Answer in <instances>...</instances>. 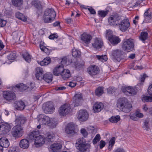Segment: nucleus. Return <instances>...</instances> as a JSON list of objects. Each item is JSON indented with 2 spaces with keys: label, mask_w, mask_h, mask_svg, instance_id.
Segmentation results:
<instances>
[{
  "label": "nucleus",
  "mask_w": 152,
  "mask_h": 152,
  "mask_svg": "<svg viewBox=\"0 0 152 152\" xmlns=\"http://www.w3.org/2000/svg\"><path fill=\"white\" fill-rule=\"evenodd\" d=\"M33 5L37 9H39L41 8L42 5L39 2H38L36 1H34L33 2Z\"/></svg>",
  "instance_id": "obj_47"
},
{
  "label": "nucleus",
  "mask_w": 152,
  "mask_h": 152,
  "mask_svg": "<svg viewBox=\"0 0 152 152\" xmlns=\"http://www.w3.org/2000/svg\"><path fill=\"white\" fill-rule=\"evenodd\" d=\"M30 136H29V138L28 140L26 139H25L21 140L20 142H33L34 141H30Z\"/></svg>",
  "instance_id": "obj_57"
},
{
  "label": "nucleus",
  "mask_w": 152,
  "mask_h": 152,
  "mask_svg": "<svg viewBox=\"0 0 152 152\" xmlns=\"http://www.w3.org/2000/svg\"><path fill=\"white\" fill-rule=\"evenodd\" d=\"M120 120V117L119 115L112 116L110 119V121L112 123H116Z\"/></svg>",
  "instance_id": "obj_40"
},
{
  "label": "nucleus",
  "mask_w": 152,
  "mask_h": 152,
  "mask_svg": "<svg viewBox=\"0 0 152 152\" xmlns=\"http://www.w3.org/2000/svg\"><path fill=\"white\" fill-rule=\"evenodd\" d=\"M75 126L72 123H71L68 124L66 128L65 132L68 134H73L75 132Z\"/></svg>",
  "instance_id": "obj_22"
},
{
  "label": "nucleus",
  "mask_w": 152,
  "mask_h": 152,
  "mask_svg": "<svg viewBox=\"0 0 152 152\" xmlns=\"http://www.w3.org/2000/svg\"><path fill=\"white\" fill-rule=\"evenodd\" d=\"M58 36L56 34H53L50 35L49 36V38L51 39H57L58 38Z\"/></svg>",
  "instance_id": "obj_54"
},
{
  "label": "nucleus",
  "mask_w": 152,
  "mask_h": 152,
  "mask_svg": "<svg viewBox=\"0 0 152 152\" xmlns=\"http://www.w3.org/2000/svg\"><path fill=\"white\" fill-rule=\"evenodd\" d=\"M88 10L92 14H95L96 13L95 10L92 7L88 8Z\"/></svg>",
  "instance_id": "obj_60"
},
{
  "label": "nucleus",
  "mask_w": 152,
  "mask_h": 152,
  "mask_svg": "<svg viewBox=\"0 0 152 152\" xmlns=\"http://www.w3.org/2000/svg\"><path fill=\"white\" fill-rule=\"evenodd\" d=\"M11 129L10 125L6 123H0V133L5 135L9 132Z\"/></svg>",
  "instance_id": "obj_14"
},
{
  "label": "nucleus",
  "mask_w": 152,
  "mask_h": 152,
  "mask_svg": "<svg viewBox=\"0 0 152 152\" xmlns=\"http://www.w3.org/2000/svg\"><path fill=\"white\" fill-rule=\"evenodd\" d=\"M80 132L84 137L87 136L88 134L87 132L85 129H81Z\"/></svg>",
  "instance_id": "obj_53"
},
{
  "label": "nucleus",
  "mask_w": 152,
  "mask_h": 152,
  "mask_svg": "<svg viewBox=\"0 0 152 152\" xmlns=\"http://www.w3.org/2000/svg\"><path fill=\"white\" fill-rule=\"evenodd\" d=\"M53 136L51 134L48 135L47 137L44 138L42 136L39 135V131L33 132L30 135V139L31 141H34V142H52V139Z\"/></svg>",
  "instance_id": "obj_1"
},
{
  "label": "nucleus",
  "mask_w": 152,
  "mask_h": 152,
  "mask_svg": "<svg viewBox=\"0 0 152 152\" xmlns=\"http://www.w3.org/2000/svg\"><path fill=\"white\" fill-rule=\"evenodd\" d=\"M62 145L60 143H53L50 146V148L52 151L56 152L59 150L61 148Z\"/></svg>",
  "instance_id": "obj_26"
},
{
  "label": "nucleus",
  "mask_w": 152,
  "mask_h": 152,
  "mask_svg": "<svg viewBox=\"0 0 152 152\" xmlns=\"http://www.w3.org/2000/svg\"><path fill=\"white\" fill-rule=\"evenodd\" d=\"M51 62L50 58L49 57L45 58L42 61L38 62L41 66L47 65L50 63Z\"/></svg>",
  "instance_id": "obj_31"
},
{
  "label": "nucleus",
  "mask_w": 152,
  "mask_h": 152,
  "mask_svg": "<svg viewBox=\"0 0 152 152\" xmlns=\"http://www.w3.org/2000/svg\"><path fill=\"white\" fill-rule=\"evenodd\" d=\"M64 66L60 65L54 68L53 70V73L55 76L60 75L62 72L63 71Z\"/></svg>",
  "instance_id": "obj_23"
},
{
  "label": "nucleus",
  "mask_w": 152,
  "mask_h": 152,
  "mask_svg": "<svg viewBox=\"0 0 152 152\" xmlns=\"http://www.w3.org/2000/svg\"><path fill=\"white\" fill-rule=\"evenodd\" d=\"M88 114L85 110H80L78 111L77 113V118L82 121H86L88 118Z\"/></svg>",
  "instance_id": "obj_11"
},
{
  "label": "nucleus",
  "mask_w": 152,
  "mask_h": 152,
  "mask_svg": "<svg viewBox=\"0 0 152 152\" xmlns=\"http://www.w3.org/2000/svg\"><path fill=\"white\" fill-rule=\"evenodd\" d=\"M149 122L150 119L149 118H146L144 120L143 124L142 126L144 129L148 130L149 128Z\"/></svg>",
  "instance_id": "obj_35"
},
{
  "label": "nucleus",
  "mask_w": 152,
  "mask_h": 152,
  "mask_svg": "<svg viewBox=\"0 0 152 152\" xmlns=\"http://www.w3.org/2000/svg\"><path fill=\"white\" fill-rule=\"evenodd\" d=\"M88 73L91 76L95 75L99 73V67L95 65H92L87 69Z\"/></svg>",
  "instance_id": "obj_18"
},
{
  "label": "nucleus",
  "mask_w": 152,
  "mask_h": 152,
  "mask_svg": "<svg viewBox=\"0 0 152 152\" xmlns=\"http://www.w3.org/2000/svg\"><path fill=\"white\" fill-rule=\"evenodd\" d=\"M16 17L18 19L22 20L23 21H25L26 20V18L24 15L22 13L19 12H17L15 14Z\"/></svg>",
  "instance_id": "obj_38"
},
{
  "label": "nucleus",
  "mask_w": 152,
  "mask_h": 152,
  "mask_svg": "<svg viewBox=\"0 0 152 152\" xmlns=\"http://www.w3.org/2000/svg\"><path fill=\"white\" fill-rule=\"evenodd\" d=\"M85 62L82 61L81 62H79L75 63V66L76 69L79 70L80 69L83 68Z\"/></svg>",
  "instance_id": "obj_39"
},
{
  "label": "nucleus",
  "mask_w": 152,
  "mask_h": 152,
  "mask_svg": "<svg viewBox=\"0 0 152 152\" xmlns=\"http://www.w3.org/2000/svg\"><path fill=\"white\" fill-rule=\"evenodd\" d=\"M121 20V17L118 15H113L108 18V22L111 26H118Z\"/></svg>",
  "instance_id": "obj_7"
},
{
  "label": "nucleus",
  "mask_w": 152,
  "mask_h": 152,
  "mask_svg": "<svg viewBox=\"0 0 152 152\" xmlns=\"http://www.w3.org/2000/svg\"><path fill=\"white\" fill-rule=\"evenodd\" d=\"M114 92V88L112 87H110L107 89V92L109 94H112Z\"/></svg>",
  "instance_id": "obj_55"
},
{
  "label": "nucleus",
  "mask_w": 152,
  "mask_h": 152,
  "mask_svg": "<svg viewBox=\"0 0 152 152\" xmlns=\"http://www.w3.org/2000/svg\"><path fill=\"white\" fill-rule=\"evenodd\" d=\"M104 105L101 102H96L93 106V109L95 113L100 112L103 108Z\"/></svg>",
  "instance_id": "obj_24"
},
{
  "label": "nucleus",
  "mask_w": 152,
  "mask_h": 152,
  "mask_svg": "<svg viewBox=\"0 0 152 152\" xmlns=\"http://www.w3.org/2000/svg\"><path fill=\"white\" fill-rule=\"evenodd\" d=\"M119 29L122 32L126 31L130 26V23L128 19L122 20L118 25Z\"/></svg>",
  "instance_id": "obj_9"
},
{
  "label": "nucleus",
  "mask_w": 152,
  "mask_h": 152,
  "mask_svg": "<svg viewBox=\"0 0 152 152\" xmlns=\"http://www.w3.org/2000/svg\"><path fill=\"white\" fill-rule=\"evenodd\" d=\"M8 142V140L6 137H3L0 139V142Z\"/></svg>",
  "instance_id": "obj_59"
},
{
  "label": "nucleus",
  "mask_w": 152,
  "mask_h": 152,
  "mask_svg": "<svg viewBox=\"0 0 152 152\" xmlns=\"http://www.w3.org/2000/svg\"><path fill=\"white\" fill-rule=\"evenodd\" d=\"M76 142H86V141L84 138H80L77 140Z\"/></svg>",
  "instance_id": "obj_61"
},
{
  "label": "nucleus",
  "mask_w": 152,
  "mask_h": 152,
  "mask_svg": "<svg viewBox=\"0 0 152 152\" xmlns=\"http://www.w3.org/2000/svg\"><path fill=\"white\" fill-rule=\"evenodd\" d=\"M103 45L102 40L99 38H96L94 39V42L92 44L93 47L97 49L101 48Z\"/></svg>",
  "instance_id": "obj_21"
},
{
  "label": "nucleus",
  "mask_w": 152,
  "mask_h": 152,
  "mask_svg": "<svg viewBox=\"0 0 152 152\" xmlns=\"http://www.w3.org/2000/svg\"><path fill=\"white\" fill-rule=\"evenodd\" d=\"M34 87V84L32 83H30L29 85L28 86L23 83H20V84H17L15 88H16L18 90L22 91L27 89H28L29 90H32Z\"/></svg>",
  "instance_id": "obj_15"
},
{
  "label": "nucleus",
  "mask_w": 152,
  "mask_h": 152,
  "mask_svg": "<svg viewBox=\"0 0 152 152\" xmlns=\"http://www.w3.org/2000/svg\"><path fill=\"white\" fill-rule=\"evenodd\" d=\"M108 12L109 11L108 10L99 11L98 12V14L99 15L100 17L102 18H104L107 15Z\"/></svg>",
  "instance_id": "obj_43"
},
{
  "label": "nucleus",
  "mask_w": 152,
  "mask_h": 152,
  "mask_svg": "<svg viewBox=\"0 0 152 152\" xmlns=\"http://www.w3.org/2000/svg\"><path fill=\"white\" fill-rule=\"evenodd\" d=\"M115 152H125V151L122 148H118L115 150Z\"/></svg>",
  "instance_id": "obj_64"
},
{
  "label": "nucleus",
  "mask_w": 152,
  "mask_h": 152,
  "mask_svg": "<svg viewBox=\"0 0 152 152\" xmlns=\"http://www.w3.org/2000/svg\"><path fill=\"white\" fill-rule=\"evenodd\" d=\"M15 124L20 125V126L24 124L26 121V118L23 115H20L15 120Z\"/></svg>",
  "instance_id": "obj_28"
},
{
  "label": "nucleus",
  "mask_w": 152,
  "mask_h": 152,
  "mask_svg": "<svg viewBox=\"0 0 152 152\" xmlns=\"http://www.w3.org/2000/svg\"><path fill=\"white\" fill-rule=\"evenodd\" d=\"M75 146L78 152H84L90 147L88 143H75Z\"/></svg>",
  "instance_id": "obj_16"
},
{
  "label": "nucleus",
  "mask_w": 152,
  "mask_h": 152,
  "mask_svg": "<svg viewBox=\"0 0 152 152\" xmlns=\"http://www.w3.org/2000/svg\"><path fill=\"white\" fill-rule=\"evenodd\" d=\"M4 98L7 100H11L13 99L15 97V94L12 91H6L3 93Z\"/></svg>",
  "instance_id": "obj_19"
},
{
  "label": "nucleus",
  "mask_w": 152,
  "mask_h": 152,
  "mask_svg": "<svg viewBox=\"0 0 152 152\" xmlns=\"http://www.w3.org/2000/svg\"><path fill=\"white\" fill-rule=\"evenodd\" d=\"M16 104L18 110H23L24 109L25 106V104L22 101H19L17 102Z\"/></svg>",
  "instance_id": "obj_34"
},
{
  "label": "nucleus",
  "mask_w": 152,
  "mask_h": 152,
  "mask_svg": "<svg viewBox=\"0 0 152 152\" xmlns=\"http://www.w3.org/2000/svg\"><path fill=\"white\" fill-rule=\"evenodd\" d=\"M42 109L45 113H51L54 110L55 108L52 103L47 102L43 104Z\"/></svg>",
  "instance_id": "obj_13"
},
{
  "label": "nucleus",
  "mask_w": 152,
  "mask_h": 152,
  "mask_svg": "<svg viewBox=\"0 0 152 152\" xmlns=\"http://www.w3.org/2000/svg\"><path fill=\"white\" fill-rule=\"evenodd\" d=\"M148 92L149 94L152 95V84L149 86L148 89Z\"/></svg>",
  "instance_id": "obj_56"
},
{
  "label": "nucleus",
  "mask_w": 152,
  "mask_h": 152,
  "mask_svg": "<svg viewBox=\"0 0 152 152\" xmlns=\"http://www.w3.org/2000/svg\"><path fill=\"white\" fill-rule=\"evenodd\" d=\"M0 144L1 145L3 148H7L10 145L9 143H0Z\"/></svg>",
  "instance_id": "obj_62"
},
{
  "label": "nucleus",
  "mask_w": 152,
  "mask_h": 152,
  "mask_svg": "<svg viewBox=\"0 0 152 152\" xmlns=\"http://www.w3.org/2000/svg\"><path fill=\"white\" fill-rule=\"evenodd\" d=\"M144 16L145 19L149 20L152 18V10L149 8L145 12Z\"/></svg>",
  "instance_id": "obj_29"
},
{
  "label": "nucleus",
  "mask_w": 152,
  "mask_h": 152,
  "mask_svg": "<svg viewBox=\"0 0 152 152\" xmlns=\"http://www.w3.org/2000/svg\"><path fill=\"white\" fill-rule=\"evenodd\" d=\"M147 77L146 74H144L142 77L140 78V81L141 82H143L146 77Z\"/></svg>",
  "instance_id": "obj_63"
},
{
  "label": "nucleus",
  "mask_w": 152,
  "mask_h": 152,
  "mask_svg": "<svg viewBox=\"0 0 152 152\" xmlns=\"http://www.w3.org/2000/svg\"><path fill=\"white\" fill-rule=\"evenodd\" d=\"M106 37L110 44L113 45H117L121 41L120 38L113 35L112 31L110 30L106 31Z\"/></svg>",
  "instance_id": "obj_4"
},
{
  "label": "nucleus",
  "mask_w": 152,
  "mask_h": 152,
  "mask_svg": "<svg viewBox=\"0 0 152 152\" xmlns=\"http://www.w3.org/2000/svg\"><path fill=\"white\" fill-rule=\"evenodd\" d=\"M29 143H19L20 147L26 149L29 146Z\"/></svg>",
  "instance_id": "obj_50"
},
{
  "label": "nucleus",
  "mask_w": 152,
  "mask_h": 152,
  "mask_svg": "<svg viewBox=\"0 0 152 152\" xmlns=\"http://www.w3.org/2000/svg\"><path fill=\"white\" fill-rule=\"evenodd\" d=\"M17 57V56L15 53L11 52L7 56V58L9 60H14Z\"/></svg>",
  "instance_id": "obj_44"
},
{
  "label": "nucleus",
  "mask_w": 152,
  "mask_h": 152,
  "mask_svg": "<svg viewBox=\"0 0 152 152\" xmlns=\"http://www.w3.org/2000/svg\"><path fill=\"white\" fill-rule=\"evenodd\" d=\"M91 39L92 37L90 34H84L81 36V39L83 41V43L86 46L90 42Z\"/></svg>",
  "instance_id": "obj_20"
},
{
  "label": "nucleus",
  "mask_w": 152,
  "mask_h": 152,
  "mask_svg": "<svg viewBox=\"0 0 152 152\" xmlns=\"http://www.w3.org/2000/svg\"><path fill=\"white\" fill-rule=\"evenodd\" d=\"M135 116L139 118H142L143 117V115L142 113H140L139 111L137 110L135 113Z\"/></svg>",
  "instance_id": "obj_51"
},
{
  "label": "nucleus",
  "mask_w": 152,
  "mask_h": 152,
  "mask_svg": "<svg viewBox=\"0 0 152 152\" xmlns=\"http://www.w3.org/2000/svg\"><path fill=\"white\" fill-rule=\"evenodd\" d=\"M7 23V22L6 20L1 19V15L0 14V27H4L6 25Z\"/></svg>",
  "instance_id": "obj_49"
},
{
  "label": "nucleus",
  "mask_w": 152,
  "mask_h": 152,
  "mask_svg": "<svg viewBox=\"0 0 152 152\" xmlns=\"http://www.w3.org/2000/svg\"><path fill=\"white\" fill-rule=\"evenodd\" d=\"M52 75L50 73H46L44 75L43 79L46 82L49 83L52 81Z\"/></svg>",
  "instance_id": "obj_30"
},
{
  "label": "nucleus",
  "mask_w": 152,
  "mask_h": 152,
  "mask_svg": "<svg viewBox=\"0 0 152 152\" xmlns=\"http://www.w3.org/2000/svg\"><path fill=\"white\" fill-rule=\"evenodd\" d=\"M142 99L144 102H152V96L143 95L142 96Z\"/></svg>",
  "instance_id": "obj_42"
},
{
  "label": "nucleus",
  "mask_w": 152,
  "mask_h": 152,
  "mask_svg": "<svg viewBox=\"0 0 152 152\" xmlns=\"http://www.w3.org/2000/svg\"><path fill=\"white\" fill-rule=\"evenodd\" d=\"M61 65H67V59L66 57H64L62 58V60L61 61Z\"/></svg>",
  "instance_id": "obj_52"
},
{
  "label": "nucleus",
  "mask_w": 152,
  "mask_h": 152,
  "mask_svg": "<svg viewBox=\"0 0 152 152\" xmlns=\"http://www.w3.org/2000/svg\"><path fill=\"white\" fill-rule=\"evenodd\" d=\"M104 93V87H99L95 90V95L97 96H100Z\"/></svg>",
  "instance_id": "obj_33"
},
{
  "label": "nucleus",
  "mask_w": 152,
  "mask_h": 152,
  "mask_svg": "<svg viewBox=\"0 0 152 152\" xmlns=\"http://www.w3.org/2000/svg\"><path fill=\"white\" fill-rule=\"evenodd\" d=\"M83 101L82 95L80 94H76L73 97V103L75 107H77L81 105Z\"/></svg>",
  "instance_id": "obj_17"
},
{
  "label": "nucleus",
  "mask_w": 152,
  "mask_h": 152,
  "mask_svg": "<svg viewBox=\"0 0 152 152\" xmlns=\"http://www.w3.org/2000/svg\"><path fill=\"white\" fill-rule=\"evenodd\" d=\"M134 41L131 38L124 39L123 42L122 48L127 52L132 51L134 46Z\"/></svg>",
  "instance_id": "obj_5"
},
{
  "label": "nucleus",
  "mask_w": 152,
  "mask_h": 152,
  "mask_svg": "<svg viewBox=\"0 0 152 152\" xmlns=\"http://www.w3.org/2000/svg\"><path fill=\"white\" fill-rule=\"evenodd\" d=\"M23 129L20 125L16 124L12 129V134L14 137H18L22 136Z\"/></svg>",
  "instance_id": "obj_12"
},
{
  "label": "nucleus",
  "mask_w": 152,
  "mask_h": 152,
  "mask_svg": "<svg viewBox=\"0 0 152 152\" xmlns=\"http://www.w3.org/2000/svg\"><path fill=\"white\" fill-rule=\"evenodd\" d=\"M40 118L39 121L42 122V124L46 125L50 123V119L47 116L43 114H41L39 116Z\"/></svg>",
  "instance_id": "obj_25"
},
{
  "label": "nucleus",
  "mask_w": 152,
  "mask_h": 152,
  "mask_svg": "<svg viewBox=\"0 0 152 152\" xmlns=\"http://www.w3.org/2000/svg\"><path fill=\"white\" fill-rule=\"evenodd\" d=\"M13 5L16 7L21 6L23 4V0H12Z\"/></svg>",
  "instance_id": "obj_37"
},
{
  "label": "nucleus",
  "mask_w": 152,
  "mask_h": 152,
  "mask_svg": "<svg viewBox=\"0 0 152 152\" xmlns=\"http://www.w3.org/2000/svg\"><path fill=\"white\" fill-rule=\"evenodd\" d=\"M36 73L35 75H37V77L39 76V74H43L44 73V71L43 69L40 67H37L36 69Z\"/></svg>",
  "instance_id": "obj_45"
},
{
  "label": "nucleus",
  "mask_w": 152,
  "mask_h": 152,
  "mask_svg": "<svg viewBox=\"0 0 152 152\" xmlns=\"http://www.w3.org/2000/svg\"><path fill=\"white\" fill-rule=\"evenodd\" d=\"M71 107L69 104H65L60 107L58 112L61 116H64L68 114L70 112Z\"/></svg>",
  "instance_id": "obj_8"
},
{
  "label": "nucleus",
  "mask_w": 152,
  "mask_h": 152,
  "mask_svg": "<svg viewBox=\"0 0 152 152\" xmlns=\"http://www.w3.org/2000/svg\"><path fill=\"white\" fill-rule=\"evenodd\" d=\"M72 55L75 57H79L81 55V52L79 50L74 49L72 50Z\"/></svg>",
  "instance_id": "obj_41"
},
{
  "label": "nucleus",
  "mask_w": 152,
  "mask_h": 152,
  "mask_svg": "<svg viewBox=\"0 0 152 152\" xmlns=\"http://www.w3.org/2000/svg\"><path fill=\"white\" fill-rule=\"evenodd\" d=\"M56 16V14L53 9H47L45 11L43 15L44 22L46 23H51Z\"/></svg>",
  "instance_id": "obj_3"
},
{
  "label": "nucleus",
  "mask_w": 152,
  "mask_h": 152,
  "mask_svg": "<svg viewBox=\"0 0 152 152\" xmlns=\"http://www.w3.org/2000/svg\"><path fill=\"white\" fill-rule=\"evenodd\" d=\"M44 75V73L43 74H39L38 77H37V75H35V76L36 78L38 80H41L43 79Z\"/></svg>",
  "instance_id": "obj_58"
},
{
  "label": "nucleus",
  "mask_w": 152,
  "mask_h": 152,
  "mask_svg": "<svg viewBox=\"0 0 152 152\" xmlns=\"http://www.w3.org/2000/svg\"><path fill=\"white\" fill-rule=\"evenodd\" d=\"M63 78L64 80H66L69 78L71 76V74L69 70L67 69H64L61 75Z\"/></svg>",
  "instance_id": "obj_27"
},
{
  "label": "nucleus",
  "mask_w": 152,
  "mask_h": 152,
  "mask_svg": "<svg viewBox=\"0 0 152 152\" xmlns=\"http://www.w3.org/2000/svg\"><path fill=\"white\" fill-rule=\"evenodd\" d=\"M96 58L100 61H106L107 59V57L106 55H104V56H96Z\"/></svg>",
  "instance_id": "obj_46"
},
{
  "label": "nucleus",
  "mask_w": 152,
  "mask_h": 152,
  "mask_svg": "<svg viewBox=\"0 0 152 152\" xmlns=\"http://www.w3.org/2000/svg\"><path fill=\"white\" fill-rule=\"evenodd\" d=\"M101 139L100 135L99 134H97L93 140V142H97Z\"/></svg>",
  "instance_id": "obj_48"
},
{
  "label": "nucleus",
  "mask_w": 152,
  "mask_h": 152,
  "mask_svg": "<svg viewBox=\"0 0 152 152\" xmlns=\"http://www.w3.org/2000/svg\"><path fill=\"white\" fill-rule=\"evenodd\" d=\"M148 33L147 31L142 32L139 37L140 40L143 42L147 39Z\"/></svg>",
  "instance_id": "obj_32"
},
{
  "label": "nucleus",
  "mask_w": 152,
  "mask_h": 152,
  "mask_svg": "<svg viewBox=\"0 0 152 152\" xmlns=\"http://www.w3.org/2000/svg\"><path fill=\"white\" fill-rule=\"evenodd\" d=\"M121 91L125 94L132 96L137 94L138 89L137 87L135 86H124L122 87Z\"/></svg>",
  "instance_id": "obj_6"
},
{
  "label": "nucleus",
  "mask_w": 152,
  "mask_h": 152,
  "mask_svg": "<svg viewBox=\"0 0 152 152\" xmlns=\"http://www.w3.org/2000/svg\"><path fill=\"white\" fill-rule=\"evenodd\" d=\"M22 56L24 59L27 62L29 63L31 61V56L27 52L24 53Z\"/></svg>",
  "instance_id": "obj_36"
},
{
  "label": "nucleus",
  "mask_w": 152,
  "mask_h": 152,
  "mask_svg": "<svg viewBox=\"0 0 152 152\" xmlns=\"http://www.w3.org/2000/svg\"><path fill=\"white\" fill-rule=\"evenodd\" d=\"M117 105L120 110L127 113L129 112L132 108L131 104L125 97L119 98L118 100Z\"/></svg>",
  "instance_id": "obj_2"
},
{
  "label": "nucleus",
  "mask_w": 152,
  "mask_h": 152,
  "mask_svg": "<svg viewBox=\"0 0 152 152\" xmlns=\"http://www.w3.org/2000/svg\"><path fill=\"white\" fill-rule=\"evenodd\" d=\"M123 52L121 50L116 49L113 50L112 51V54L113 60L115 61H120L122 59V55Z\"/></svg>",
  "instance_id": "obj_10"
}]
</instances>
